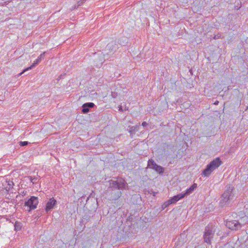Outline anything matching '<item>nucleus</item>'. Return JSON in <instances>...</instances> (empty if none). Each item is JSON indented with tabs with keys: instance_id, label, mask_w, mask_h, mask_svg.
Returning <instances> with one entry per match:
<instances>
[{
	"instance_id": "15",
	"label": "nucleus",
	"mask_w": 248,
	"mask_h": 248,
	"mask_svg": "<svg viewBox=\"0 0 248 248\" xmlns=\"http://www.w3.org/2000/svg\"><path fill=\"white\" fill-rule=\"evenodd\" d=\"M239 222H241L243 223L242 226L247 223L248 222V217L247 216H245L242 217Z\"/></svg>"
},
{
	"instance_id": "2",
	"label": "nucleus",
	"mask_w": 248,
	"mask_h": 248,
	"mask_svg": "<svg viewBox=\"0 0 248 248\" xmlns=\"http://www.w3.org/2000/svg\"><path fill=\"white\" fill-rule=\"evenodd\" d=\"M234 198V193L233 192V187L229 186L227 188L221 196V199L220 201V204L221 206L225 205L228 202L232 200Z\"/></svg>"
},
{
	"instance_id": "3",
	"label": "nucleus",
	"mask_w": 248,
	"mask_h": 248,
	"mask_svg": "<svg viewBox=\"0 0 248 248\" xmlns=\"http://www.w3.org/2000/svg\"><path fill=\"white\" fill-rule=\"evenodd\" d=\"M109 186L108 187V191L113 190H123L125 188L126 183L125 181L121 179L117 181L110 180L109 181Z\"/></svg>"
},
{
	"instance_id": "20",
	"label": "nucleus",
	"mask_w": 248,
	"mask_h": 248,
	"mask_svg": "<svg viewBox=\"0 0 248 248\" xmlns=\"http://www.w3.org/2000/svg\"><path fill=\"white\" fill-rule=\"evenodd\" d=\"M19 145L21 146H26L29 144L28 141H20Z\"/></svg>"
},
{
	"instance_id": "11",
	"label": "nucleus",
	"mask_w": 248,
	"mask_h": 248,
	"mask_svg": "<svg viewBox=\"0 0 248 248\" xmlns=\"http://www.w3.org/2000/svg\"><path fill=\"white\" fill-rule=\"evenodd\" d=\"M185 197V194H183V193H180L176 196H173L171 199H169L170 202L171 203H175L180 200L184 198Z\"/></svg>"
},
{
	"instance_id": "17",
	"label": "nucleus",
	"mask_w": 248,
	"mask_h": 248,
	"mask_svg": "<svg viewBox=\"0 0 248 248\" xmlns=\"http://www.w3.org/2000/svg\"><path fill=\"white\" fill-rule=\"evenodd\" d=\"M171 202H170V200H169L168 201H167V202H164L163 205H162V208L163 209H164L165 208H166L167 207H168L169 205L171 204Z\"/></svg>"
},
{
	"instance_id": "4",
	"label": "nucleus",
	"mask_w": 248,
	"mask_h": 248,
	"mask_svg": "<svg viewBox=\"0 0 248 248\" xmlns=\"http://www.w3.org/2000/svg\"><path fill=\"white\" fill-rule=\"evenodd\" d=\"M215 230L212 226H207L205 227L203 235L204 242L210 244L211 239L213 238Z\"/></svg>"
},
{
	"instance_id": "23",
	"label": "nucleus",
	"mask_w": 248,
	"mask_h": 248,
	"mask_svg": "<svg viewBox=\"0 0 248 248\" xmlns=\"http://www.w3.org/2000/svg\"><path fill=\"white\" fill-rule=\"evenodd\" d=\"M147 125H148V124H147L146 122H143L142 123V125L143 127H145V126H146Z\"/></svg>"
},
{
	"instance_id": "5",
	"label": "nucleus",
	"mask_w": 248,
	"mask_h": 248,
	"mask_svg": "<svg viewBox=\"0 0 248 248\" xmlns=\"http://www.w3.org/2000/svg\"><path fill=\"white\" fill-rule=\"evenodd\" d=\"M242 222L238 220H227L226 223V226L230 229L232 230H238L242 227Z\"/></svg>"
},
{
	"instance_id": "14",
	"label": "nucleus",
	"mask_w": 248,
	"mask_h": 248,
	"mask_svg": "<svg viewBox=\"0 0 248 248\" xmlns=\"http://www.w3.org/2000/svg\"><path fill=\"white\" fill-rule=\"evenodd\" d=\"M140 126V124L139 125H136L135 126H131L130 128L129 132L131 134H134L136 131L139 130V127Z\"/></svg>"
},
{
	"instance_id": "27",
	"label": "nucleus",
	"mask_w": 248,
	"mask_h": 248,
	"mask_svg": "<svg viewBox=\"0 0 248 248\" xmlns=\"http://www.w3.org/2000/svg\"><path fill=\"white\" fill-rule=\"evenodd\" d=\"M218 101H216V102L215 103V104L217 105V104H218Z\"/></svg>"
},
{
	"instance_id": "7",
	"label": "nucleus",
	"mask_w": 248,
	"mask_h": 248,
	"mask_svg": "<svg viewBox=\"0 0 248 248\" xmlns=\"http://www.w3.org/2000/svg\"><path fill=\"white\" fill-rule=\"evenodd\" d=\"M38 203V201L37 198L34 196H32L28 200V201L25 202V205L29 207L30 209L29 211H30L31 209H35Z\"/></svg>"
},
{
	"instance_id": "13",
	"label": "nucleus",
	"mask_w": 248,
	"mask_h": 248,
	"mask_svg": "<svg viewBox=\"0 0 248 248\" xmlns=\"http://www.w3.org/2000/svg\"><path fill=\"white\" fill-rule=\"evenodd\" d=\"M39 177V176H38V174H37V176H34L33 177L31 176H28L27 178L30 180V181L31 183H32V184H36L37 182Z\"/></svg>"
},
{
	"instance_id": "25",
	"label": "nucleus",
	"mask_w": 248,
	"mask_h": 248,
	"mask_svg": "<svg viewBox=\"0 0 248 248\" xmlns=\"http://www.w3.org/2000/svg\"><path fill=\"white\" fill-rule=\"evenodd\" d=\"M111 44H108L107 46V48H108V49H110L111 48Z\"/></svg>"
},
{
	"instance_id": "21",
	"label": "nucleus",
	"mask_w": 248,
	"mask_h": 248,
	"mask_svg": "<svg viewBox=\"0 0 248 248\" xmlns=\"http://www.w3.org/2000/svg\"><path fill=\"white\" fill-rule=\"evenodd\" d=\"M8 185H9V187L8 188L10 189L11 188H12L13 186H14V183L12 182V181H9L8 182Z\"/></svg>"
},
{
	"instance_id": "10",
	"label": "nucleus",
	"mask_w": 248,
	"mask_h": 248,
	"mask_svg": "<svg viewBox=\"0 0 248 248\" xmlns=\"http://www.w3.org/2000/svg\"><path fill=\"white\" fill-rule=\"evenodd\" d=\"M111 195L110 198L112 200H116L118 199L122 195V192L120 190H113L108 191Z\"/></svg>"
},
{
	"instance_id": "1",
	"label": "nucleus",
	"mask_w": 248,
	"mask_h": 248,
	"mask_svg": "<svg viewBox=\"0 0 248 248\" xmlns=\"http://www.w3.org/2000/svg\"><path fill=\"white\" fill-rule=\"evenodd\" d=\"M221 163L222 162L220 158H216L207 165L206 169L202 171V174L206 177L209 176L216 169L221 165Z\"/></svg>"
},
{
	"instance_id": "8",
	"label": "nucleus",
	"mask_w": 248,
	"mask_h": 248,
	"mask_svg": "<svg viewBox=\"0 0 248 248\" xmlns=\"http://www.w3.org/2000/svg\"><path fill=\"white\" fill-rule=\"evenodd\" d=\"M57 203V201L54 198H50L46 202L45 210L46 212L53 209Z\"/></svg>"
},
{
	"instance_id": "9",
	"label": "nucleus",
	"mask_w": 248,
	"mask_h": 248,
	"mask_svg": "<svg viewBox=\"0 0 248 248\" xmlns=\"http://www.w3.org/2000/svg\"><path fill=\"white\" fill-rule=\"evenodd\" d=\"M45 52H43L42 54H41L40 56H39L38 57V58L32 64V65L25 69L21 73H20L19 75V76H21L22 75V74L25 71H28V70H31L32 68H33V67H34L36 65H37V64H38L42 60V59L43 58V57L45 55Z\"/></svg>"
},
{
	"instance_id": "6",
	"label": "nucleus",
	"mask_w": 248,
	"mask_h": 248,
	"mask_svg": "<svg viewBox=\"0 0 248 248\" xmlns=\"http://www.w3.org/2000/svg\"><path fill=\"white\" fill-rule=\"evenodd\" d=\"M148 167L155 170L159 174L163 173L164 172V168L156 164L152 159H150L148 160Z\"/></svg>"
},
{
	"instance_id": "12",
	"label": "nucleus",
	"mask_w": 248,
	"mask_h": 248,
	"mask_svg": "<svg viewBox=\"0 0 248 248\" xmlns=\"http://www.w3.org/2000/svg\"><path fill=\"white\" fill-rule=\"evenodd\" d=\"M197 187V184H194L192 185L189 188H188L185 193H183V194H185V196L189 195L192 193V192L194 191V189Z\"/></svg>"
},
{
	"instance_id": "22",
	"label": "nucleus",
	"mask_w": 248,
	"mask_h": 248,
	"mask_svg": "<svg viewBox=\"0 0 248 248\" xmlns=\"http://www.w3.org/2000/svg\"><path fill=\"white\" fill-rule=\"evenodd\" d=\"M87 0H80L78 2V6H79L82 4L85 1H86Z\"/></svg>"
},
{
	"instance_id": "18",
	"label": "nucleus",
	"mask_w": 248,
	"mask_h": 248,
	"mask_svg": "<svg viewBox=\"0 0 248 248\" xmlns=\"http://www.w3.org/2000/svg\"><path fill=\"white\" fill-rule=\"evenodd\" d=\"M82 111L84 113H86L89 111V108L83 105Z\"/></svg>"
},
{
	"instance_id": "24",
	"label": "nucleus",
	"mask_w": 248,
	"mask_h": 248,
	"mask_svg": "<svg viewBox=\"0 0 248 248\" xmlns=\"http://www.w3.org/2000/svg\"><path fill=\"white\" fill-rule=\"evenodd\" d=\"M119 110L121 112L124 111V109H123L122 106H120L119 107Z\"/></svg>"
},
{
	"instance_id": "16",
	"label": "nucleus",
	"mask_w": 248,
	"mask_h": 248,
	"mask_svg": "<svg viewBox=\"0 0 248 248\" xmlns=\"http://www.w3.org/2000/svg\"><path fill=\"white\" fill-rule=\"evenodd\" d=\"M21 225L20 222H16L15 224V229L16 231H17L21 229Z\"/></svg>"
},
{
	"instance_id": "26",
	"label": "nucleus",
	"mask_w": 248,
	"mask_h": 248,
	"mask_svg": "<svg viewBox=\"0 0 248 248\" xmlns=\"http://www.w3.org/2000/svg\"><path fill=\"white\" fill-rule=\"evenodd\" d=\"M127 109H128V108H127L126 107H125L124 108V111H125V110H127Z\"/></svg>"
},
{
	"instance_id": "19",
	"label": "nucleus",
	"mask_w": 248,
	"mask_h": 248,
	"mask_svg": "<svg viewBox=\"0 0 248 248\" xmlns=\"http://www.w3.org/2000/svg\"><path fill=\"white\" fill-rule=\"evenodd\" d=\"M86 107H87L88 108H93L94 106V104L93 103H86L83 104Z\"/></svg>"
}]
</instances>
